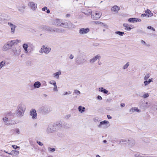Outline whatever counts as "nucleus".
I'll list each match as a JSON object with an SVG mask.
<instances>
[{"label": "nucleus", "instance_id": "obj_1", "mask_svg": "<svg viewBox=\"0 0 157 157\" xmlns=\"http://www.w3.org/2000/svg\"><path fill=\"white\" fill-rule=\"evenodd\" d=\"M61 126L60 124H55L53 125H50L47 129V132L48 133L54 132L58 130Z\"/></svg>", "mask_w": 157, "mask_h": 157}, {"label": "nucleus", "instance_id": "obj_2", "mask_svg": "<svg viewBox=\"0 0 157 157\" xmlns=\"http://www.w3.org/2000/svg\"><path fill=\"white\" fill-rule=\"evenodd\" d=\"M26 107L25 106L22 104L19 105L17 108L16 110V114L18 116L21 117L22 116L25 110Z\"/></svg>", "mask_w": 157, "mask_h": 157}, {"label": "nucleus", "instance_id": "obj_3", "mask_svg": "<svg viewBox=\"0 0 157 157\" xmlns=\"http://www.w3.org/2000/svg\"><path fill=\"white\" fill-rule=\"evenodd\" d=\"M89 14H91V17L94 20L99 19L101 16V13L99 11H93L92 12L90 10H88Z\"/></svg>", "mask_w": 157, "mask_h": 157}, {"label": "nucleus", "instance_id": "obj_4", "mask_svg": "<svg viewBox=\"0 0 157 157\" xmlns=\"http://www.w3.org/2000/svg\"><path fill=\"white\" fill-rule=\"evenodd\" d=\"M51 50V48H50L44 45L41 47L39 52L41 54L44 53L45 54H48L50 52Z\"/></svg>", "mask_w": 157, "mask_h": 157}, {"label": "nucleus", "instance_id": "obj_5", "mask_svg": "<svg viewBox=\"0 0 157 157\" xmlns=\"http://www.w3.org/2000/svg\"><path fill=\"white\" fill-rule=\"evenodd\" d=\"M110 126L109 122L107 121H103L101 122L98 125L99 128H106Z\"/></svg>", "mask_w": 157, "mask_h": 157}, {"label": "nucleus", "instance_id": "obj_6", "mask_svg": "<svg viewBox=\"0 0 157 157\" xmlns=\"http://www.w3.org/2000/svg\"><path fill=\"white\" fill-rule=\"evenodd\" d=\"M29 7L33 11H36L37 8V4L33 2H29L28 4Z\"/></svg>", "mask_w": 157, "mask_h": 157}, {"label": "nucleus", "instance_id": "obj_7", "mask_svg": "<svg viewBox=\"0 0 157 157\" xmlns=\"http://www.w3.org/2000/svg\"><path fill=\"white\" fill-rule=\"evenodd\" d=\"M30 43L29 42L25 43L22 44V47L24 52L25 54H28L29 52L30 49L28 48L29 45Z\"/></svg>", "mask_w": 157, "mask_h": 157}, {"label": "nucleus", "instance_id": "obj_8", "mask_svg": "<svg viewBox=\"0 0 157 157\" xmlns=\"http://www.w3.org/2000/svg\"><path fill=\"white\" fill-rule=\"evenodd\" d=\"M30 115L33 119H36L37 118L36 111L34 109H32L30 112Z\"/></svg>", "mask_w": 157, "mask_h": 157}, {"label": "nucleus", "instance_id": "obj_9", "mask_svg": "<svg viewBox=\"0 0 157 157\" xmlns=\"http://www.w3.org/2000/svg\"><path fill=\"white\" fill-rule=\"evenodd\" d=\"M8 24L11 29L10 32L11 33L13 34L15 33V29L16 26L11 22H8Z\"/></svg>", "mask_w": 157, "mask_h": 157}, {"label": "nucleus", "instance_id": "obj_10", "mask_svg": "<svg viewBox=\"0 0 157 157\" xmlns=\"http://www.w3.org/2000/svg\"><path fill=\"white\" fill-rule=\"evenodd\" d=\"M90 32V29L89 28H81L79 30V33L81 35L85 34L88 33Z\"/></svg>", "mask_w": 157, "mask_h": 157}, {"label": "nucleus", "instance_id": "obj_11", "mask_svg": "<svg viewBox=\"0 0 157 157\" xmlns=\"http://www.w3.org/2000/svg\"><path fill=\"white\" fill-rule=\"evenodd\" d=\"M120 9V7L117 5H115L111 8V11L114 13L116 14L118 13Z\"/></svg>", "mask_w": 157, "mask_h": 157}, {"label": "nucleus", "instance_id": "obj_12", "mask_svg": "<svg viewBox=\"0 0 157 157\" xmlns=\"http://www.w3.org/2000/svg\"><path fill=\"white\" fill-rule=\"evenodd\" d=\"M71 24L69 21H64L61 23V26L65 28H70V25Z\"/></svg>", "mask_w": 157, "mask_h": 157}, {"label": "nucleus", "instance_id": "obj_13", "mask_svg": "<svg viewBox=\"0 0 157 157\" xmlns=\"http://www.w3.org/2000/svg\"><path fill=\"white\" fill-rule=\"evenodd\" d=\"M49 83L50 84L53 85L54 86L53 88V90L54 91L57 92L58 90V88L56 81L54 80H52L50 81Z\"/></svg>", "mask_w": 157, "mask_h": 157}, {"label": "nucleus", "instance_id": "obj_14", "mask_svg": "<svg viewBox=\"0 0 157 157\" xmlns=\"http://www.w3.org/2000/svg\"><path fill=\"white\" fill-rule=\"evenodd\" d=\"M19 154V151L15 150H13L11 151L10 153H9V154L12 155L13 157H17Z\"/></svg>", "mask_w": 157, "mask_h": 157}, {"label": "nucleus", "instance_id": "obj_15", "mask_svg": "<svg viewBox=\"0 0 157 157\" xmlns=\"http://www.w3.org/2000/svg\"><path fill=\"white\" fill-rule=\"evenodd\" d=\"M128 21L129 22L136 23L140 22L141 20L136 18H131L128 19Z\"/></svg>", "mask_w": 157, "mask_h": 157}, {"label": "nucleus", "instance_id": "obj_16", "mask_svg": "<svg viewBox=\"0 0 157 157\" xmlns=\"http://www.w3.org/2000/svg\"><path fill=\"white\" fill-rule=\"evenodd\" d=\"M13 52L16 55H19L21 52V49L19 47H16L13 49Z\"/></svg>", "mask_w": 157, "mask_h": 157}, {"label": "nucleus", "instance_id": "obj_17", "mask_svg": "<svg viewBox=\"0 0 157 157\" xmlns=\"http://www.w3.org/2000/svg\"><path fill=\"white\" fill-rule=\"evenodd\" d=\"M101 56L99 54L97 55L91 59L90 60V62L91 63H94L97 59H99L101 58Z\"/></svg>", "mask_w": 157, "mask_h": 157}, {"label": "nucleus", "instance_id": "obj_18", "mask_svg": "<svg viewBox=\"0 0 157 157\" xmlns=\"http://www.w3.org/2000/svg\"><path fill=\"white\" fill-rule=\"evenodd\" d=\"M2 121L4 124L6 125H10L12 124L9 122L8 118L6 117H4L3 118Z\"/></svg>", "mask_w": 157, "mask_h": 157}, {"label": "nucleus", "instance_id": "obj_19", "mask_svg": "<svg viewBox=\"0 0 157 157\" xmlns=\"http://www.w3.org/2000/svg\"><path fill=\"white\" fill-rule=\"evenodd\" d=\"M123 26L125 28L124 29L127 31H130L133 28L132 26V25H128L126 23H124L123 24Z\"/></svg>", "mask_w": 157, "mask_h": 157}, {"label": "nucleus", "instance_id": "obj_20", "mask_svg": "<svg viewBox=\"0 0 157 157\" xmlns=\"http://www.w3.org/2000/svg\"><path fill=\"white\" fill-rule=\"evenodd\" d=\"M140 110L138 108L136 107H133L131 108L129 110V112L131 113H132L135 112H140Z\"/></svg>", "mask_w": 157, "mask_h": 157}, {"label": "nucleus", "instance_id": "obj_21", "mask_svg": "<svg viewBox=\"0 0 157 157\" xmlns=\"http://www.w3.org/2000/svg\"><path fill=\"white\" fill-rule=\"evenodd\" d=\"M61 72L60 71H59L53 73V76L54 78L56 79H59V76L61 74Z\"/></svg>", "mask_w": 157, "mask_h": 157}, {"label": "nucleus", "instance_id": "obj_22", "mask_svg": "<svg viewBox=\"0 0 157 157\" xmlns=\"http://www.w3.org/2000/svg\"><path fill=\"white\" fill-rule=\"evenodd\" d=\"M10 47L6 43L4 44L2 48V50L4 51H8L10 48Z\"/></svg>", "mask_w": 157, "mask_h": 157}, {"label": "nucleus", "instance_id": "obj_23", "mask_svg": "<svg viewBox=\"0 0 157 157\" xmlns=\"http://www.w3.org/2000/svg\"><path fill=\"white\" fill-rule=\"evenodd\" d=\"M146 15L147 17H151L153 16V13H152L151 11L148 9L147 10L145 11Z\"/></svg>", "mask_w": 157, "mask_h": 157}, {"label": "nucleus", "instance_id": "obj_24", "mask_svg": "<svg viewBox=\"0 0 157 157\" xmlns=\"http://www.w3.org/2000/svg\"><path fill=\"white\" fill-rule=\"evenodd\" d=\"M41 84L39 81H37L34 83L33 85V87L35 88H38L41 86Z\"/></svg>", "mask_w": 157, "mask_h": 157}, {"label": "nucleus", "instance_id": "obj_25", "mask_svg": "<svg viewBox=\"0 0 157 157\" xmlns=\"http://www.w3.org/2000/svg\"><path fill=\"white\" fill-rule=\"evenodd\" d=\"M94 23L96 24H101L102 26H104L105 28H107V25L105 24H104L99 21H94Z\"/></svg>", "mask_w": 157, "mask_h": 157}, {"label": "nucleus", "instance_id": "obj_26", "mask_svg": "<svg viewBox=\"0 0 157 157\" xmlns=\"http://www.w3.org/2000/svg\"><path fill=\"white\" fill-rule=\"evenodd\" d=\"M7 43L8 44L10 48L12 47L13 46L15 45L14 40L9 41H8Z\"/></svg>", "mask_w": 157, "mask_h": 157}, {"label": "nucleus", "instance_id": "obj_27", "mask_svg": "<svg viewBox=\"0 0 157 157\" xmlns=\"http://www.w3.org/2000/svg\"><path fill=\"white\" fill-rule=\"evenodd\" d=\"M99 91L102 92L105 94H107L108 93V90H106L105 89H104V88L102 87L99 88Z\"/></svg>", "mask_w": 157, "mask_h": 157}, {"label": "nucleus", "instance_id": "obj_28", "mask_svg": "<svg viewBox=\"0 0 157 157\" xmlns=\"http://www.w3.org/2000/svg\"><path fill=\"white\" fill-rule=\"evenodd\" d=\"M78 109L80 113H82L85 111V108L82 106H80L78 107Z\"/></svg>", "mask_w": 157, "mask_h": 157}, {"label": "nucleus", "instance_id": "obj_29", "mask_svg": "<svg viewBox=\"0 0 157 157\" xmlns=\"http://www.w3.org/2000/svg\"><path fill=\"white\" fill-rule=\"evenodd\" d=\"M61 23L60 20L56 19L55 21L54 24L58 26H61Z\"/></svg>", "mask_w": 157, "mask_h": 157}, {"label": "nucleus", "instance_id": "obj_30", "mask_svg": "<svg viewBox=\"0 0 157 157\" xmlns=\"http://www.w3.org/2000/svg\"><path fill=\"white\" fill-rule=\"evenodd\" d=\"M5 65L6 62L5 61H2L0 62V70Z\"/></svg>", "mask_w": 157, "mask_h": 157}, {"label": "nucleus", "instance_id": "obj_31", "mask_svg": "<svg viewBox=\"0 0 157 157\" xmlns=\"http://www.w3.org/2000/svg\"><path fill=\"white\" fill-rule=\"evenodd\" d=\"M115 33L116 34L120 36H122L124 34V33L122 32L117 31L115 32Z\"/></svg>", "mask_w": 157, "mask_h": 157}, {"label": "nucleus", "instance_id": "obj_32", "mask_svg": "<svg viewBox=\"0 0 157 157\" xmlns=\"http://www.w3.org/2000/svg\"><path fill=\"white\" fill-rule=\"evenodd\" d=\"M129 65V62H127L125 65L123 66L122 68L124 70L127 69Z\"/></svg>", "mask_w": 157, "mask_h": 157}, {"label": "nucleus", "instance_id": "obj_33", "mask_svg": "<svg viewBox=\"0 0 157 157\" xmlns=\"http://www.w3.org/2000/svg\"><path fill=\"white\" fill-rule=\"evenodd\" d=\"M55 149L54 148H52L50 147L48 148V151L50 152H53L55 151Z\"/></svg>", "mask_w": 157, "mask_h": 157}, {"label": "nucleus", "instance_id": "obj_34", "mask_svg": "<svg viewBox=\"0 0 157 157\" xmlns=\"http://www.w3.org/2000/svg\"><path fill=\"white\" fill-rule=\"evenodd\" d=\"M71 94V92L70 91H69L68 92L65 91L63 93V95L64 96V95H69V94Z\"/></svg>", "mask_w": 157, "mask_h": 157}, {"label": "nucleus", "instance_id": "obj_35", "mask_svg": "<svg viewBox=\"0 0 157 157\" xmlns=\"http://www.w3.org/2000/svg\"><path fill=\"white\" fill-rule=\"evenodd\" d=\"M149 94L148 93H144L142 97L144 98H146L148 97Z\"/></svg>", "mask_w": 157, "mask_h": 157}, {"label": "nucleus", "instance_id": "obj_36", "mask_svg": "<svg viewBox=\"0 0 157 157\" xmlns=\"http://www.w3.org/2000/svg\"><path fill=\"white\" fill-rule=\"evenodd\" d=\"M26 8V6L25 5H23L21 6L19 9V10L20 11H22L23 10L25 9Z\"/></svg>", "mask_w": 157, "mask_h": 157}, {"label": "nucleus", "instance_id": "obj_37", "mask_svg": "<svg viewBox=\"0 0 157 157\" xmlns=\"http://www.w3.org/2000/svg\"><path fill=\"white\" fill-rule=\"evenodd\" d=\"M150 77V75L148 74L146 75H145L144 78V80H147Z\"/></svg>", "mask_w": 157, "mask_h": 157}, {"label": "nucleus", "instance_id": "obj_38", "mask_svg": "<svg viewBox=\"0 0 157 157\" xmlns=\"http://www.w3.org/2000/svg\"><path fill=\"white\" fill-rule=\"evenodd\" d=\"M149 83H148V82L147 80H144V86H146L149 84Z\"/></svg>", "mask_w": 157, "mask_h": 157}, {"label": "nucleus", "instance_id": "obj_39", "mask_svg": "<svg viewBox=\"0 0 157 157\" xmlns=\"http://www.w3.org/2000/svg\"><path fill=\"white\" fill-rule=\"evenodd\" d=\"M15 42V45L17 44L18 43H20L21 42V40H14Z\"/></svg>", "mask_w": 157, "mask_h": 157}, {"label": "nucleus", "instance_id": "obj_40", "mask_svg": "<svg viewBox=\"0 0 157 157\" xmlns=\"http://www.w3.org/2000/svg\"><path fill=\"white\" fill-rule=\"evenodd\" d=\"M15 132L17 134H19L20 133L19 129L18 128L16 129L15 130Z\"/></svg>", "mask_w": 157, "mask_h": 157}, {"label": "nucleus", "instance_id": "obj_41", "mask_svg": "<svg viewBox=\"0 0 157 157\" xmlns=\"http://www.w3.org/2000/svg\"><path fill=\"white\" fill-rule=\"evenodd\" d=\"M147 28L148 29H151L154 31H155V29L153 28L151 26H148Z\"/></svg>", "mask_w": 157, "mask_h": 157}, {"label": "nucleus", "instance_id": "obj_42", "mask_svg": "<svg viewBox=\"0 0 157 157\" xmlns=\"http://www.w3.org/2000/svg\"><path fill=\"white\" fill-rule=\"evenodd\" d=\"M74 93L77 95H78L80 93V92L77 90H75L74 91Z\"/></svg>", "mask_w": 157, "mask_h": 157}, {"label": "nucleus", "instance_id": "obj_43", "mask_svg": "<svg viewBox=\"0 0 157 157\" xmlns=\"http://www.w3.org/2000/svg\"><path fill=\"white\" fill-rule=\"evenodd\" d=\"M12 147L13 148V149H16L17 148H19L20 147L18 146H17V145H12Z\"/></svg>", "mask_w": 157, "mask_h": 157}, {"label": "nucleus", "instance_id": "obj_44", "mask_svg": "<svg viewBox=\"0 0 157 157\" xmlns=\"http://www.w3.org/2000/svg\"><path fill=\"white\" fill-rule=\"evenodd\" d=\"M97 98L98 100H102V98L100 95H98V96L97 97Z\"/></svg>", "mask_w": 157, "mask_h": 157}, {"label": "nucleus", "instance_id": "obj_45", "mask_svg": "<svg viewBox=\"0 0 157 157\" xmlns=\"http://www.w3.org/2000/svg\"><path fill=\"white\" fill-rule=\"evenodd\" d=\"M37 143L40 146H43V144L42 143L40 142L39 141H37Z\"/></svg>", "mask_w": 157, "mask_h": 157}, {"label": "nucleus", "instance_id": "obj_46", "mask_svg": "<svg viewBox=\"0 0 157 157\" xmlns=\"http://www.w3.org/2000/svg\"><path fill=\"white\" fill-rule=\"evenodd\" d=\"M147 81L148 82L149 84H150V82H153V79L152 78H150L148 79V80H147Z\"/></svg>", "mask_w": 157, "mask_h": 157}, {"label": "nucleus", "instance_id": "obj_47", "mask_svg": "<svg viewBox=\"0 0 157 157\" xmlns=\"http://www.w3.org/2000/svg\"><path fill=\"white\" fill-rule=\"evenodd\" d=\"M135 157H144V156H140L139 154L137 153L135 155Z\"/></svg>", "mask_w": 157, "mask_h": 157}, {"label": "nucleus", "instance_id": "obj_48", "mask_svg": "<svg viewBox=\"0 0 157 157\" xmlns=\"http://www.w3.org/2000/svg\"><path fill=\"white\" fill-rule=\"evenodd\" d=\"M145 106L146 108H148L149 107V105L148 103L147 102H146L145 103Z\"/></svg>", "mask_w": 157, "mask_h": 157}, {"label": "nucleus", "instance_id": "obj_49", "mask_svg": "<svg viewBox=\"0 0 157 157\" xmlns=\"http://www.w3.org/2000/svg\"><path fill=\"white\" fill-rule=\"evenodd\" d=\"M141 42L142 44L144 45L145 44H146L145 42L143 40H142L141 41Z\"/></svg>", "mask_w": 157, "mask_h": 157}, {"label": "nucleus", "instance_id": "obj_50", "mask_svg": "<svg viewBox=\"0 0 157 157\" xmlns=\"http://www.w3.org/2000/svg\"><path fill=\"white\" fill-rule=\"evenodd\" d=\"M47 8L46 7H44L43 8H42V10L43 11H45V10H47Z\"/></svg>", "mask_w": 157, "mask_h": 157}, {"label": "nucleus", "instance_id": "obj_51", "mask_svg": "<svg viewBox=\"0 0 157 157\" xmlns=\"http://www.w3.org/2000/svg\"><path fill=\"white\" fill-rule=\"evenodd\" d=\"M107 117L109 119H110L112 118V117L109 115H107Z\"/></svg>", "mask_w": 157, "mask_h": 157}, {"label": "nucleus", "instance_id": "obj_52", "mask_svg": "<svg viewBox=\"0 0 157 157\" xmlns=\"http://www.w3.org/2000/svg\"><path fill=\"white\" fill-rule=\"evenodd\" d=\"M74 56L72 55H71L70 56L69 58L71 59H72L73 58Z\"/></svg>", "mask_w": 157, "mask_h": 157}, {"label": "nucleus", "instance_id": "obj_53", "mask_svg": "<svg viewBox=\"0 0 157 157\" xmlns=\"http://www.w3.org/2000/svg\"><path fill=\"white\" fill-rule=\"evenodd\" d=\"M147 16V15H146V13H144V14H142L141 15V16L142 17H145Z\"/></svg>", "mask_w": 157, "mask_h": 157}, {"label": "nucleus", "instance_id": "obj_54", "mask_svg": "<svg viewBox=\"0 0 157 157\" xmlns=\"http://www.w3.org/2000/svg\"><path fill=\"white\" fill-rule=\"evenodd\" d=\"M121 107H123L124 106V105H125L124 104V103H121Z\"/></svg>", "mask_w": 157, "mask_h": 157}, {"label": "nucleus", "instance_id": "obj_55", "mask_svg": "<svg viewBox=\"0 0 157 157\" xmlns=\"http://www.w3.org/2000/svg\"><path fill=\"white\" fill-rule=\"evenodd\" d=\"M47 13H49L50 12L49 10V9H47Z\"/></svg>", "mask_w": 157, "mask_h": 157}, {"label": "nucleus", "instance_id": "obj_56", "mask_svg": "<svg viewBox=\"0 0 157 157\" xmlns=\"http://www.w3.org/2000/svg\"><path fill=\"white\" fill-rule=\"evenodd\" d=\"M104 29L103 30V32H104L105 31V29H107V28H105V27L104 26ZM108 28V27L107 28V29Z\"/></svg>", "mask_w": 157, "mask_h": 157}, {"label": "nucleus", "instance_id": "obj_57", "mask_svg": "<svg viewBox=\"0 0 157 157\" xmlns=\"http://www.w3.org/2000/svg\"><path fill=\"white\" fill-rule=\"evenodd\" d=\"M4 151L5 153H7V154H9V153H8L7 151H6L4 150Z\"/></svg>", "mask_w": 157, "mask_h": 157}, {"label": "nucleus", "instance_id": "obj_58", "mask_svg": "<svg viewBox=\"0 0 157 157\" xmlns=\"http://www.w3.org/2000/svg\"><path fill=\"white\" fill-rule=\"evenodd\" d=\"M96 157H101L99 155H96Z\"/></svg>", "mask_w": 157, "mask_h": 157}, {"label": "nucleus", "instance_id": "obj_59", "mask_svg": "<svg viewBox=\"0 0 157 157\" xmlns=\"http://www.w3.org/2000/svg\"><path fill=\"white\" fill-rule=\"evenodd\" d=\"M103 143H106L107 141H106V140H104L103 141Z\"/></svg>", "mask_w": 157, "mask_h": 157}, {"label": "nucleus", "instance_id": "obj_60", "mask_svg": "<svg viewBox=\"0 0 157 157\" xmlns=\"http://www.w3.org/2000/svg\"><path fill=\"white\" fill-rule=\"evenodd\" d=\"M23 54L21 55V57H23Z\"/></svg>", "mask_w": 157, "mask_h": 157}, {"label": "nucleus", "instance_id": "obj_61", "mask_svg": "<svg viewBox=\"0 0 157 157\" xmlns=\"http://www.w3.org/2000/svg\"><path fill=\"white\" fill-rule=\"evenodd\" d=\"M54 31H58L57 30H56V31L54 30Z\"/></svg>", "mask_w": 157, "mask_h": 157}]
</instances>
